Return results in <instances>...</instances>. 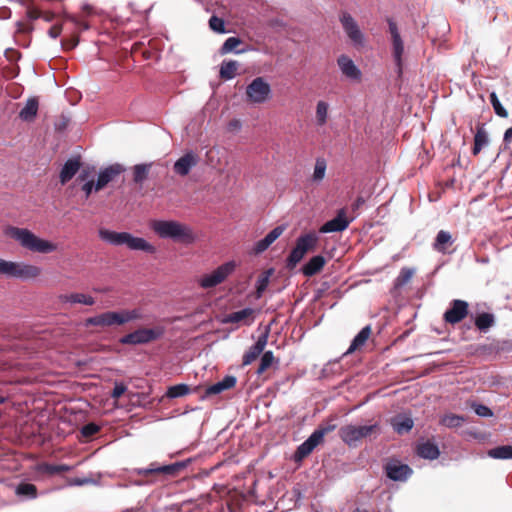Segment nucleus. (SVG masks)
<instances>
[{"label":"nucleus","mask_w":512,"mask_h":512,"mask_svg":"<svg viewBox=\"0 0 512 512\" xmlns=\"http://www.w3.org/2000/svg\"><path fill=\"white\" fill-rule=\"evenodd\" d=\"M150 227L160 238H169L184 244H191L196 239L192 228L178 221L154 220Z\"/></svg>","instance_id":"f257e3e1"},{"label":"nucleus","mask_w":512,"mask_h":512,"mask_svg":"<svg viewBox=\"0 0 512 512\" xmlns=\"http://www.w3.org/2000/svg\"><path fill=\"white\" fill-rule=\"evenodd\" d=\"M6 234L17 241L23 248L37 253L47 254L57 250V245L48 240L39 238L26 228L10 226Z\"/></svg>","instance_id":"f03ea898"},{"label":"nucleus","mask_w":512,"mask_h":512,"mask_svg":"<svg viewBox=\"0 0 512 512\" xmlns=\"http://www.w3.org/2000/svg\"><path fill=\"white\" fill-rule=\"evenodd\" d=\"M99 236L102 240L112 245H126L131 250H141L150 254L156 252L155 246L144 238L134 237L128 232H115L107 229H100Z\"/></svg>","instance_id":"7ed1b4c3"},{"label":"nucleus","mask_w":512,"mask_h":512,"mask_svg":"<svg viewBox=\"0 0 512 512\" xmlns=\"http://www.w3.org/2000/svg\"><path fill=\"white\" fill-rule=\"evenodd\" d=\"M380 433V426L378 423L372 425H345L342 426L339 431V437L348 446H357L358 442L362 439L371 437L372 435H378Z\"/></svg>","instance_id":"20e7f679"},{"label":"nucleus","mask_w":512,"mask_h":512,"mask_svg":"<svg viewBox=\"0 0 512 512\" xmlns=\"http://www.w3.org/2000/svg\"><path fill=\"white\" fill-rule=\"evenodd\" d=\"M42 273L40 267L23 262L6 261L0 258V274L8 277L30 280L39 277Z\"/></svg>","instance_id":"39448f33"},{"label":"nucleus","mask_w":512,"mask_h":512,"mask_svg":"<svg viewBox=\"0 0 512 512\" xmlns=\"http://www.w3.org/2000/svg\"><path fill=\"white\" fill-rule=\"evenodd\" d=\"M318 236L314 232L301 235L297 240L295 247L291 250L287 258V267L293 269L304 257L308 251L316 248Z\"/></svg>","instance_id":"423d86ee"},{"label":"nucleus","mask_w":512,"mask_h":512,"mask_svg":"<svg viewBox=\"0 0 512 512\" xmlns=\"http://www.w3.org/2000/svg\"><path fill=\"white\" fill-rule=\"evenodd\" d=\"M246 101L250 104H263L271 97V87L263 77H256L246 87Z\"/></svg>","instance_id":"0eeeda50"},{"label":"nucleus","mask_w":512,"mask_h":512,"mask_svg":"<svg viewBox=\"0 0 512 512\" xmlns=\"http://www.w3.org/2000/svg\"><path fill=\"white\" fill-rule=\"evenodd\" d=\"M164 334L163 327L140 328L124 335L120 343L124 345L147 344L159 339Z\"/></svg>","instance_id":"6e6552de"},{"label":"nucleus","mask_w":512,"mask_h":512,"mask_svg":"<svg viewBox=\"0 0 512 512\" xmlns=\"http://www.w3.org/2000/svg\"><path fill=\"white\" fill-rule=\"evenodd\" d=\"M236 264L234 261L226 262L217 267L210 274L202 275L198 280V285L203 289L216 287L226 280V278L235 270Z\"/></svg>","instance_id":"1a4fd4ad"},{"label":"nucleus","mask_w":512,"mask_h":512,"mask_svg":"<svg viewBox=\"0 0 512 512\" xmlns=\"http://www.w3.org/2000/svg\"><path fill=\"white\" fill-rule=\"evenodd\" d=\"M190 459L188 460H185V461H180V462H176V463H173V464H169V465H163V466H160L158 465L157 463L153 462L150 464V466L148 468H136L134 469V473L139 475V476H142L144 478H148L150 476H156V475H171V476H175L177 475L180 471H182L183 469H185L188 464L190 463Z\"/></svg>","instance_id":"9d476101"},{"label":"nucleus","mask_w":512,"mask_h":512,"mask_svg":"<svg viewBox=\"0 0 512 512\" xmlns=\"http://www.w3.org/2000/svg\"><path fill=\"white\" fill-rule=\"evenodd\" d=\"M387 22L389 26V33L391 35L392 55L397 67L398 75L400 76L403 69L404 42L399 33L397 24L392 19H388Z\"/></svg>","instance_id":"9b49d317"},{"label":"nucleus","mask_w":512,"mask_h":512,"mask_svg":"<svg viewBox=\"0 0 512 512\" xmlns=\"http://www.w3.org/2000/svg\"><path fill=\"white\" fill-rule=\"evenodd\" d=\"M341 25L351 40V42L355 46H363L364 45V35L359 29V26L355 19L346 11H342L339 17Z\"/></svg>","instance_id":"f8f14e48"},{"label":"nucleus","mask_w":512,"mask_h":512,"mask_svg":"<svg viewBox=\"0 0 512 512\" xmlns=\"http://www.w3.org/2000/svg\"><path fill=\"white\" fill-rule=\"evenodd\" d=\"M468 314V302L461 299H454L450 302V307L445 311L443 319L446 323L455 325L464 320Z\"/></svg>","instance_id":"ddd939ff"},{"label":"nucleus","mask_w":512,"mask_h":512,"mask_svg":"<svg viewBox=\"0 0 512 512\" xmlns=\"http://www.w3.org/2000/svg\"><path fill=\"white\" fill-rule=\"evenodd\" d=\"M85 327L98 326L101 328L121 326L119 311H107L99 315L89 317L84 322Z\"/></svg>","instance_id":"4468645a"},{"label":"nucleus","mask_w":512,"mask_h":512,"mask_svg":"<svg viewBox=\"0 0 512 512\" xmlns=\"http://www.w3.org/2000/svg\"><path fill=\"white\" fill-rule=\"evenodd\" d=\"M125 171V168L118 163L109 165L102 169L96 181V192L103 190L110 182L114 181L119 175Z\"/></svg>","instance_id":"2eb2a0df"},{"label":"nucleus","mask_w":512,"mask_h":512,"mask_svg":"<svg viewBox=\"0 0 512 512\" xmlns=\"http://www.w3.org/2000/svg\"><path fill=\"white\" fill-rule=\"evenodd\" d=\"M384 468L386 476L393 481H405L412 474V469L408 465L397 460L388 462Z\"/></svg>","instance_id":"dca6fc26"},{"label":"nucleus","mask_w":512,"mask_h":512,"mask_svg":"<svg viewBox=\"0 0 512 512\" xmlns=\"http://www.w3.org/2000/svg\"><path fill=\"white\" fill-rule=\"evenodd\" d=\"M350 220L346 217L345 209H340L336 217L324 223L319 231L321 233L342 232L348 228Z\"/></svg>","instance_id":"f3484780"},{"label":"nucleus","mask_w":512,"mask_h":512,"mask_svg":"<svg viewBox=\"0 0 512 512\" xmlns=\"http://www.w3.org/2000/svg\"><path fill=\"white\" fill-rule=\"evenodd\" d=\"M337 64L345 77L351 80H360L361 71L349 56L345 54L340 55L337 59Z\"/></svg>","instance_id":"a211bd4d"},{"label":"nucleus","mask_w":512,"mask_h":512,"mask_svg":"<svg viewBox=\"0 0 512 512\" xmlns=\"http://www.w3.org/2000/svg\"><path fill=\"white\" fill-rule=\"evenodd\" d=\"M254 309L244 308L240 311L232 312L224 316L222 323H242L243 325H251L254 321Z\"/></svg>","instance_id":"6ab92c4d"},{"label":"nucleus","mask_w":512,"mask_h":512,"mask_svg":"<svg viewBox=\"0 0 512 512\" xmlns=\"http://www.w3.org/2000/svg\"><path fill=\"white\" fill-rule=\"evenodd\" d=\"M323 443L321 441V434L312 433L307 440H305L296 450L294 458L296 461H301L312 453V451Z\"/></svg>","instance_id":"aec40b11"},{"label":"nucleus","mask_w":512,"mask_h":512,"mask_svg":"<svg viewBox=\"0 0 512 512\" xmlns=\"http://www.w3.org/2000/svg\"><path fill=\"white\" fill-rule=\"evenodd\" d=\"M81 165V159L79 156L68 159L60 171V183L62 185L68 183L77 174V172H79Z\"/></svg>","instance_id":"412c9836"},{"label":"nucleus","mask_w":512,"mask_h":512,"mask_svg":"<svg viewBox=\"0 0 512 512\" xmlns=\"http://www.w3.org/2000/svg\"><path fill=\"white\" fill-rule=\"evenodd\" d=\"M197 163V156L192 152H188L174 163L173 170L180 176H186Z\"/></svg>","instance_id":"4be33fe9"},{"label":"nucleus","mask_w":512,"mask_h":512,"mask_svg":"<svg viewBox=\"0 0 512 512\" xmlns=\"http://www.w3.org/2000/svg\"><path fill=\"white\" fill-rule=\"evenodd\" d=\"M285 231V227L280 225L272 229L263 239L256 242L253 253L258 255L267 250Z\"/></svg>","instance_id":"5701e85b"},{"label":"nucleus","mask_w":512,"mask_h":512,"mask_svg":"<svg viewBox=\"0 0 512 512\" xmlns=\"http://www.w3.org/2000/svg\"><path fill=\"white\" fill-rule=\"evenodd\" d=\"M58 300L61 303L83 304L87 306L95 304L94 297L84 293L61 294L58 296Z\"/></svg>","instance_id":"b1692460"},{"label":"nucleus","mask_w":512,"mask_h":512,"mask_svg":"<svg viewBox=\"0 0 512 512\" xmlns=\"http://www.w3.org/2000/svg\"><path fill=\"white\" fill-rule=\"evenodd\" d=\"M326 264V259L322 255H316L302 267V273L306 277H312L322 271Z\"/></svg>","instance_id":"393cba45"},{"label":"nucleus","mask_w":512,"mask_h":512,"mask_svg":"<svg viewBox=\"0 0 512 512\" xmlns=\"http://www.w3.org/2000/svg\"><path fill=\"white\" fill-rule=\"evenodd\" d=\"M372 334V329L370 325L363 327L360 332L354 337L351 342L350 347L348 348L346 354H351L359 349H361L367 340L370 338Z\"/></svg>","instance_id":"a878e982"},{"label":"nucleus","mask_w":512,"mask_h":512,"mask_svg":"<svg viewBox=\"0 0 512 512\" xmlns=\"http://www.w3.org/2000/svg\"><path fill=\"white\" fill-rule=\"evenodd\" d=\"M414 274L415 270L413 268L403 267L394 280L392 293L400 292V290L412 280Z\"/></svg>","instance_id":"bb28decb"},{"label":"nucleus","mask_w":512,"mask_h":512,"mask_svg":"<svg viewBox=\"0 0 512 512\" xmlns=\"http://www.w3.org/2000/svg\"><path fill=\"white\" fill-rule=\"evenodd\" d=\"M38 99L35 97L29 98L25 106L19 112V117L26 122H31L35 119L38 112Z\"/></svg>","instance_id":"cd10ccee"},{"label":"nucleus","mask_w":512,"mask_h":512,"mask_svg":"<svg viewBox=\"0 0 512 512\" xmlns=\"http://www.w3.org/2000/svg\"><path fill=\"white\" fill-rule=\"evenodd\" d=\"M417 454L421 458L434 460L439 457L440 451L436 444L426 441L417 446Z\"/></svg>","instance_id":"c85d7f7f"},{"label":"nucleus","mask_w":512,"mask_h":512,"mask_svg":"<svg viewBox=\"0 0 512 512\" xmlns=\"http://www.w3.org/2000/svg\"><path fill=\"white\" fill-rule=\"evenodd\" d=\"M488 144V135L484 128V124H478L474 136V145L472 148L473 155H478L482 148Z\"/></svg>","instance_id":"c756f323"},{"label":"nucleus","mask_w":512,"mask_h":512,"mask_svg":"<svg viewBox=\"0 0 512 512\" xmlns=\"http://www.w3.org/2000/svg\"><path fill=\"white\" fill-rule=\"evenodd\" d=\"M391 425L398 434H404L412 429L413 420L404 415H397L391 419Z\"/></svg>","instance_id":"7c9ffc66"},{"label":"nucleus","mask_w":512,"mask_h":512,"mask_svg":"<svg viewBox=\"0 0 512 512\" xmlns=\"http://www.w3.org/2000/svg\"><path fill=\"white\" fill-rule=\"evenodd\" d=\"M474 324L480 332H487L495 325V316L488 312L480 313L476 316Z\"/></svg>","instance_id":"2f4dec72"},{"label":"nucleus","mask_w":512,"mask_h":512,"mask_svg":"<svg viewBox=\"0 0 512 512\" xmlns=\"http://www.w3.org/2000/svg\"><path fill=\"white\" fill-rule=\"evenodd\" d=\"M279 364V360L275 358L272 351H266L262 353L259 366L256 370L257 375L264 374L268 369L273 366H277Z\"/></svg>","instance_id":"473e14b6"},{"label":"nucleus","mask_w":512,"mask_h":512,"mask_svg":"<svg viewBox=\"0 0 512 512\" xmlns=\"http://www.w3.org/2000/svg\"><path fill=\"white\" fill-rule=\"evenodd\" d=\"M452 243L453 240L451 234L448 231L440 230L436 236L433 248L438 252L445 253L447 246L452 245Z\"/></svg>","instance_id":"72a5a7b5"},{"label":"nucleus","mask_w":512,"mask_h":512,"mask_svg":"<svg viewBox=\"0 0 512 512\" xmlns=\"http://www.w3.org/2000/svg\"><path fill=\"white\" fill-rule=\"evenodd\" d=\"M15 493L25 499H35L38 495V490L34 484L22 482L16 487Z\"/></svg>","instance_id":"f704fd0d"},{"label":"nucleus","mask_w":512,"mask_h":512,"mask_svg":"<svg viewBox=\"0 0 512 512\" xmlns=\"http://www.w3.org/2000/svg\"><path fill=\"white\" fill-rule=\"evenodd\" d=\"M487 455L493 459H512V445H502L489 449Z\"/></svg>","instance_id":"c9c22d12"},{"label":"nucleus","mask_w":512,"mask_h":512,"mask_svg":"<svg viewBox=\"0 0 512 512\" xmlns=\"http://www.w3.org/2000/svg\"><path fill=\"white\" fill-rule=\"evenodd\" d=\"M71 470V467L66 464H49V463H41L38 465V471L48 475L61 474L64 472H68Z\"/></svg>","instance_id":"e433bc0d"},{"label":"nucleus","mask_w":512,"mask_h":512,"mask_svg":"<svg viewBox=\"0 0 512 512\" xmlns=\"http://www.w3.org/2000/svg\"><path fill=\"white\" fill-rule=\"evenodd\" d=\"M238 70V63L236 61L223 62L220 68V77L225 80L233 79Z\"/></svg>","instance_id":"4c0bfd02"},{"label":"nucleus","mask_w":512,"mask_h":512,"mask_svg":"<svg viewBox=\"0 0 512 512\" xmlns=\"http://www.w3.org/2000/svg\"><path fill=\"white\" fill-rule=\"evenodd\" d=\"M119 314H120L122 325H124L130 321L140 320L143 318V313H142L141 309H139V308H135V309H131V310H127V309L121 310V311H119Z\"/></svg>","instance_id":"58836bf2"},{"label":"nucleus","mask_w":512,"mask_h":512,"mask_svg":"<svg viewBox=\"0 0 512 512\" xmlns=\"http://www.w3.org/2000/svg\"><path fill=\"white\" fill-rule=\"evenodd\" d=\"M150 164H138L133 168V181L135 183H142L147 179L149 174Z\"/></svg>","instance_id":"ea45409f"},{"label":"nucleus","mask_w":512,"mask_h":512,"mask_svg":"<svg viewBox=\"0 0 512 512\" xmlns=\"http://www.w3.org/2000/svg\"><path fill=\"white\" fill-rule=\"evenodd\" d=\"M329 105L325 101H318L316 106V122L323 126L327 122Z\"/></svg>","instance_id":"a19ab883"},{"label":"nucleus","mask_w":512,"mask_h":512,"mask_svg":"<svg viewBox=\"0 0 512 512\" xmlns=\"http://www.w3.org/2000/svg\"><path fill=\"white\" fill-rule=\"evenodd\" d=\"M190 392V387L186 384H177L171 386L167 390V397L178 398L187 395Z\"/></svg>","instance_id":"79ce46f5"},{"label":"nucleus","mask_w":512,"mask_h":512,"mask_svg":"<svg viewBox=\"0 0 512 512\" xmlns=\"http://www.w3.org/2000/svg\"><path fill=\"white\" fill-rule=\"evenodd\" d=\"M464 421H465L464 417L459 416V415H455V414L445 415L441 419V423L444 426L449 427V428L459 427V426H461L463 424Z\"/></svg>","instance_id":"37998d69"},{"label":"nucleus","mask_w":512,"mask_h":512,"mask_svg":"<svg viewBox=\"0 0 512 512\" xmlns=\"http://www.w3.org/2000/svg\"><path fill=\"white\" fill-rule=\"evenodd\" d=\"M326 172V161L322 158H318L315 163L313 180L316 182H320L324 179Z\"/></svg>","instance_id":"c03bdc74"},{"label":"nucleus","mask_w":512,"mask_h":512,"mask_svg":"<svg viewBox=\"0 0 512 512\" xmlns=\"http://www.w3.org/2000/svg\"><path fill=\"white\" fill-rule=\"evenodd\" d=\"M99 431H100V426L97 425L96 423L91 422V423L84 425L81 428L80 433H81L82 438H84L85 440H89L93 436H95Z\"/></svg>","instance_id":"a18cd8bd"},{"label":"nucleus","mask_w":512,"mask_h":512,"mask_svg":"<svg viewBox=\"0 0 512 512\" xmlns=\"http://www.w3.org/2000/svg\"><path fill=\"white\" fill-rule=\"evenodd\" d=\"M242 43L238 37H229L225 40L221 47V54H227L234 51Z\"/></svg>","instance_id":"49530a36"},{"label":"nucleus","mask_w":512,"mask_h":512,"mask_svg":"<svg viewBox=\"0 0 512 512\" xmlns=\"http://www.w3.org/2000/svg\"><path fill=\"white\" fill-rule=\"evenodd\" d=\"M490 102L499 117L506 118L508 116L507 110L502 106L495 92L490 94Z\"/></svg>","instance_id":"de8ad7c7"},{"label":"nucleus","mask_w":512,"mask_h":512,"mask_svg":"<svg viewBox=\"0 0 512 512\" xmlns=\"http://www.w3.org/2000/svg\"><path fill=\"white\" fill-rule=\"evenodd\" d=\"M336 429V424L333 419L328 420L325 423L319 425V427L313 432L314 434H321V441H324V437L326 434L334 431Z\"/></svg>","instance_id":"09e8293b"},{"label":"nucleus","mask_w":512,"mask_h":512,"mask_svg":"<svg viewBox=\"0 0 512 512\" xmlns=\"http://www.w3.org/2000/svg\"><path fill=\"white\" fill-rule=\"evenodd\" d=\"M79 43V32H73L69 38H63L61 40V46L63 50L70 51L74 49Z\"/></svg>","instance_id":"8fccbe9b"},{"label":"nucleus","mask_w":512,"mask_h":512,"mask_svg":"<svg viewBox=\"0 0 512 512\" xmlns=\"http://www.w3.org/2000/svg\"><path fill=\"white\" fill-rule=\"evenodd\" d=\"M263 352L261 350H257L256 347L251 346L249 350L243 355L244 366L250 365L253 361H255Z\"/></svg>","instance_id":"3c124183"},{"label":"nucleus","mask_w":512,"mask_h":512,"mask_svg":"<svg viewBox=\"0 0 512 512\" xmlns=\"http://www.w3.org/2000/svg\"><path fill=\"white\" fill-rule=\"evenodd\" d=\"M209 27L218 33H224L225 32V23L222 18H219L217 16H212L209 19Z\"/></svg>","instance_id":"603ef678"},{"label":"nucleus","mask_w":512,"mask_h":512,"mask_svg":"<svg viewBox=\"0 0 512 512\" xmlns=\"http://www.w3.org/2000/svg\"><path fill=\"white\" fill-rule=\"evenodd\" d=\"M64 18L68 21H71L75 26L76 28L79 30V31H83V30H88L89 29V24L85 21H82L80 19H78L76 16L74 15H70V14H65L64 15Z\"/></svg>","instance_id":"864d4df0"},{"label":"nucleus","mask_w":512,"mask_h":512,"mask_svg":"<svg viewBox=\"0 0 512 512\" xmlns=\"http://www.w3.org/2000/svg\"><path fill=\"white\" fill-rule=\"evenodd\" d=\"M236 382H237L236 377L232 376V375H227L221 381H219V383L222 386V389L224 391L232 389L233 387H235Z\"/></svg>","instance_id":"5fc2aeb1"},{"label":"nucleus","mask_w":512,"mask_h":512,"mask_svg":"<svg viewBox=\"0 0 512 512\" xmlns=\"http://www.w3.org/2000/svg\"><path fill=\"white\" fill-rule=\"evenodd\" d=\"M236 382H237L236 377L232 376V375H227L221 381H219V383L222 386V389L224 391L232 389L233 387H235Z\"/></svg>","instance_id":"6e6d98bb"},{"label":"nucleus","mask_w":512,"mask_h":512,"mask_svg":"<svg viewBox=\"0 0 512 512\" xmlns=\"http://www.w3.org/2000/svg\"><path fill=\"white\" fill-rule=\"evenodd\" d=\"M268 282H269V275H262L261 277H259V279L257 281V289H256L257 297H261L262 293L265 291V289L268 286Z\"/></svg>","instance_id":"4d7b16f0"},{"label":"nucleus","mask_w":512,"mask_h":512,"mask_svg":"<svg viewBox=\"0 0 512 512\" xmlns=\"http://www.w3.org/2000/svg\"><path fill=\"white\" fill-rule=\"evenodd\" d=\"M474 411L478 416H481V417H492L493 416L492 410L483 404L475 405Z\"/></svg>","instance_id":"13d9d810"},{"label":"nucleus","mask_w":512,"mask_h":512,"mask_svg":"<svg viewBox=\"0 0 512 512\" xmlns=\"http://www.w3.org/2000/svg\"><path fill=\"white\" fill-rule=\"evenodd\" d=\"M81 190L85 194V199H88L93 191L96 192V182L94 180H88L86 181L82 187Z\"/></svg>","instance_id":"bf43d9fd"},{"label":"nucleus","mask_w":512,"mask_h":512,"mask_svg":"<svg viewBox=\"0 0 512 512\" xmlns=\"http://www.w3.org/2000/svg\"><path fill=\"white\" fill-rule=\"evenodd\" d=\"M127 390V386L123 383H116L112 392L111 397L113 399H119Z\"/></svg>","instance_id":"052dcab7"},{"label":"nucleus","mask_w":512,"mask_h":512,"mask_svg":"<svg viewBox=\"0 0 512 512\" xmlns=\"http://www.w3.org/2000/svg\"><path fill=\"white\" fill-rule=\"evenodd\" d=\"M267 342H268V332L260 335L258 337L256 343L253 346L256 347L257 350H261V352H263L267 345Z\"/></svg>","instance_id":"680f3d73"},{"label":"nucleus","mask_w":512,"mask_h":512,"mask_svg":"<svg viewBox=\"0 0 512 512\" xmlns=\"http://www.w3.org/2000/svg\"><path fill=\"white\" fill-rule=\"evenodd\" d=\"M33 29V26L30 22H24V21H19L17 22V33H21V34H24V33H29L31 32Z\"/></svg>","instance_id":"e2e57ef3"},{"label":"nucleus","mask_w":512,"mask_h":512,"mask_svg":"<svg viewBox=\"0 0 512 512\" xmlns=\"http://www.w3.org/2000/svg\"><path fill=\"white\" fill-rule=\"evenodd\" d=\"M26 14H27V17L29 18V20H36V19H39L43 15V11L38 8L31 7V8H28Z\"/></svg>","instance_id":"0e129e2a"},{"label":"nucleus","mask_w":512,"mask_h":512,"mask_svg":"<svg viewBox=\"0 0 512 512\" xmlns=\"http://www.w3.org/2000/svg\"><path fill=\"white\" fill-rule=\"evenodd\" d=\"M224 390L222 389V386L220 385L219 382L213 384V385H210L206 391H205V394L207 396H210V395H216V394H220L222 393Z\"/></svg>","instance_id":"69168bd1"},{"label":"nucleus","mask_w":512,"mask_h":512,"mask_svg":"<svg viewBox=\"0 0 512 512\" xmlns=\"http://www.w3.org/2000/svg\"><path fill=\"white\" fill-rule=\"evenodd\" d=\"M63 30V27L61 24H56V25H53L49 31H48V34L50 37L56 39L60 36L61 32Z\"/></svg>","instance_id":"338daca9"},{"label":"nucleus","mask_w":512,"mask_h":512,"mask_svg":"<svg viewBox=\"0 0 512 512\" xmlns=\"http://www.w3.org/2000/svg\"><path fill=\"white\" fill-rule=\"evenodd\" d=\"M94 172V168L90 169V168H84L80 171L78 177H77V181H87V179L89 178V176L91 175V173Z\"/></svg>","instance_id":"774afa93"}]
</instances>
